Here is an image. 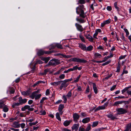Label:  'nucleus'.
Masks as SVG:
<instances>
[{"instance_id": "obj_1", "label": "nucleus", "mask_w": 131, "mask_h": 131, "mask_svg": "<svg viewBox=\"0 0 131 131\" xmlns=\"http://www.w3.org/2000/svg\"><path fill=\"white\" fill-rule=\"evenodd\" d=\"M84 8V6L83 5H79L76 8V12L77 14H79V16L82 18H79L77 17L76 20L80 23H83L85 22V21L83 19L86 17L83 9Z\"/></svg>"}, {"instance_id": "obj_2", "label": "nucleus", "mask_w": 131, "mask_h": 131, "mask_svg": "<svg viewBox=\"0 0 131 131\" xmlns=\"http://www.w3.org/2000/svg\"><path fill=\"white\" fill-rule=\"evenodd\" d=\"M60 60L57 59H53L50 60L48 63L45 66V67L49 66H56L60 64Z\"/></svg>"}, {"instance_id": "obj_3", "label": "nucleus", "mask_w": 131, "mask_h": 131, "mask_svg": "<svg viewBox=\"0 0 131 131\" xmlns=\"http://www.w3.org/2000/svg\"><path fill=\"white\" fill-rule=\"evenodd\" d=\"M116 111L117 113V114L118 115L125 114L128 111L127 109L123 108H118L116 110Z\"/></svg>"}, {"instance_id": "obj_4", "label": "nucleus", "mask_w": 131, "mask_h": 131, "mask_svg": "<svg viewBox=\"0 0 131 131\" xmlns=\"http://www.w3.org/2000/svg\"><path fill=\"white\" fill-rule=\"evenodd\" d=\"M72 61L73 62H75L78 63H86L87 61L84 59H81L77 57H74L72 58Z\"/></svg>"}, {"instance_id": "obj_5", "label": "nucleus", "mask_w": 131, "mask_h": 131, "mask_svg": "<svg viewBox=\"0 0 131 131\" xmlns=\"http://www.w3.org/2000/svg\"><path fill=\"white\" fill-rule=\"evenodd\" d=\"M53 52V51H45L42 50H39L37 54L39 56L43 55L44 54H49Z\"/></svg>"}, {"instance_id": "obj_6", "label": "nucleus", "mask_w": 131, "mask_h": 131, "mask_svg": "<svg viewBox=\"0 0 131 131\" xmlns=\"http://www.w3.org/2000/svg\"><path fill=\"white\" fill-rule=\"evenodd\" d=\"M75 25L78 30L81 32H82L84 30V29L83 27L82 26L79 24L76 23L75 24Z\"/></svg>"}, {"instance_id": "obj_7", "label": "nucleus", "mask_w": 131, "mask_h": 131, "mask_svg": "<svg viewBox=\"0 0 131 131\" xmlns=\"http://www.w3.org/2000/svg\"><path fill=\"white\" fill-rule=\"evenodd\" d=\"M30 106L28 105H25L23 107L21 108V110L22 111H24L26 110H28L29 111H32L34 110L33 108H30Z\"/></svg>"}, {"instance_id": "obj_8", "label": "nucleus", "mask_w": 131, "mask_h": 131, "mask_svg": "<svg viewBox=\"0 0 131 131\" xmlns=\"http://www.w3.org/2000/svg\"><path fill=\"white\" fill-rule=\"evenodd\" d=\"M73 121L75 123H77L78 121L80 118V116L76 113H74L73 115Z\"/></svg>"}, {"instance_id": "obj_9", "label": "nucleus", "mask_w": 131, "mask_h": 131, "mask_svg": "<svg viewBox=\"0 0 131 131\" xmlns=\"http://www.w3.org/2000/svg\"><path fill=\"white\" fill-rule=\"evenodd\" d=\"M12 126L15 128H18L20 127V124L19 122L15 121L13 123Z\"/></svg>"}, {"instance_id": "obj_10", "label": "nucleus", "mask_w": 131, "mask_h": 131, "mask_svg": "<svg viewBox=\"0 0 131 131\" xmlns=\"http://www.w3.org/2000/svg\"><path fill=\"white\" fill-rule=\"evenodd\" d=\"M107 117L110 118L111 120H113L117 119V118L113 114L111 113L107 115Z\"/></svg>"}, {"instance_id": "obj_11", "label": "nucleus", "mask_w": 131, "mask_h": 131, "mask_svg": "<svg viewBox=\"0 0 131 131\" xmlns=\"http://www.w3.org/2000/svg\"><path fill=\"white\" fill-rule=\"evenodd\" d=\"M79 124H74L72 127V130H75V131H77L79 128Z\"/></svg>"}, {"instance_id": "obj_12", "label": "nucleus", "mask_w": 131, "mask_h": 131, "mask_svg": "<svg viewBox=\"0 0 131 131\" xmlns=\"http://www.w3.org/2000/svg\"><path fill=\"white\" fill-rule=\"evenodd\" d=\"M79 47L82 50L85 51L86 49V46L85 45L82 43H78Z\"/></svg>"}, {"instance_id": "obj_13", "label": "nucleus", "mask_w": 131, "mask_h": 131, "mask_svg": "<svg viewBox=\"0 0 131 131\" xmlns=\"http://www.w3.org/2000/svg\"><path fill=\"white\" fill-rule=\"evenodd\" d=\"M85 36L89 41L91 42L93 41L94 39L89 34L85 35Z\"/></svg>"}, {"instance_id": "obj_14", "label": "nucleus", "mask_w": 131, "mask_h": 131, "mask_svg": "<svg viewBox=\"0 0 131 131\" xmlns=\"http://www.w3.org/2000/svg\"><path fill=\"white\" fill-rule=\"evenodd\" d=\"M64 108V105L63 104H61L59 106L58 111L61 115H62V114L63 112H62V111Z\"/></svg>"}, {"instance_id": "obj_15", "label": "nucleus", "mask_w": 131, "mask_h": 131, "mask_svg": "<svg viewBox=\"0 0 131 131\" xmlns=\"http://www.w3.org/2000/svg\"><path fill=\"white\" fill-rule=\"evenodd\" d=\"M19 101L20 104L25 103L27 102V99H23L21 97H19Z\"/></svg>"}, {"instance_id": "obj_16", "label": "nucleus", "mask_w": 131, "mask_h": 131, "mask_svg": "<svg viewBox=\"0 0 131 131\" xmlns=\"http://www.w3.org/2000/svg\"><path fill=\"white\" fill-rule=\"evenodd\" d=\"M90 117H86L82 119V122L84 124L86 123L90 122Z\"/></svg>"}, {"instance_id": "obj_17", "label": "nucleus", "mask_w": 131, "mask_h": 131, "mask_svg": "<svg viewBox=\"0 0 131 131\" xmlns=\"http://www.w3.org/2000/svg\"><path fill=\"white\" fill-rule=\"evenodd\" d=\"M61 82H62V83L61 84V86L60 87V90H61L63 87L66 88L68 85L64 81H62Z\"/></svg>"}, {"instance_id": "obj_18", "label": "nucleus", "mask_w": 131, "mask_h": 131, "mask_svg": "<svg viewBox=\"0 0 131 131\" xmlns=\"http://www.w3.org/2000/svg\"><path fill=\"white\" fill-rule=\"evenodd\" d=\"M72 120H66L64 122L63 124L65 126H67L70 124Z\"/></svg>"}, {"instance_id": "obj_19", "label": "nucleus", "mask_w": 131, "mask_h": 131, "mask_svg": "<svg viewBox=\"0 0 131 131\" xmlns=\"http://www.w3.org/2000/svg\"><path fill=\"white\" fill-rule=\"evenodd\" d=\"M62 82V81H59L57 82H54L51 83V84L54 86H56L60 84Z\"/></svg>"}, {"instance_id": "obj_20", "label": "nucleus", "mask_w": 131, "mask_h": 131, "mask_svg": "<svg viewBox=\"0 0 131 131\" xmlns=\"http://www.w3.org/2000/svg\"><path fill=\"white\" fill-rule=\"evenodd\" d=\"M93 88L94 93L95 94H97L98 92V90L96 87V85L95 83H93Z\"/></svg>"}, {"instance_id": "obj_21", "label": "nucleus", "mask_w": 131, "mask_h": 131, "mask_svg": "<svg viewBox=\"0 0 131 131\" xmlns=\"http://www.w3.org/2000/svg\"><path fill=\"white\" fill-rule=\"evenodd\" d=\"M131 128V123H129L127 125L126 128L124 131H128Z\"/></svg>"}, {"instance_id": "obj_22", "label": "nucleus", "mask_w": 131, "mask_h": 131, "mask_svg": "<svg viewBox=\"0 0 131 131\" xmlns=\"http://www.w3.org/2000/svg\"><path fill=\"white\" fill-rule=\"evenodd\" d=\"M93 48V46L92 45H90L88 47H86V49L85 51H90L92 50Z\"/></svg>"}, {"instance_id": "obj_23", "label": "nucleus", "mask_w": 131, "mask_h": 131, "mask_svg": "<svg viewBox=\"0 0 131 131\" xmlns=\"http://www.w3.org/2000/svg\"><path fill=\"white\" fill-rule=\"evenodd\" d=\"M21 94L23 95L27 96L30 94V93L29 91L27 90L26 91H23L22 92Z\"/></svg>"}, {"instance_id": "obj_24", "label": "nucleus", "mask_w": 131, "mask_h": 131, "mask_svg": "<svg viewBox=\"0 0 131 131\" xmlns=\"http://www.w3.org/2000/svg\"><path fill=\"white\" fill-rule=\"evenodd\" d=\"M94 58H100L101 57V55L100 53H95L94 54Z\"/></svg>"}, {"instance_id": "obj_25", "label": "nucleus", "mask_w": 131, "mask_h": 131, "mask_svg": "<svg viewBox=\"0 0 131 131\" xmlns=\"http://www.w3.org/2000/svg\"><path fill=\"white\" fill-rule=\"evenodd\" d=\"M56 46V43L50 45L49 47V49L50 50L51 49H54Z\"/></svg>"}, {"instance_id": "obj_26", "label": "nucleus", "mask_w": 131, "mask_h": 131, "mask_svg": "<svg viewBox=\"0 0 131 131\" xmlns=\"http://www.w3.org/2000/svg\"><path fill=\"white\" fill-rule=\"evenodd\" d=\"M3 108V111L5 112H8L9 110V109L7 107V106L5 105V106H4Z\"/></svg>"}, {"instance_id": "obj_27", "label": "nucleus", "mask_w": 131, "mask_h": 131, "mask_svg": "<svg viewBox=\"0 0 131 131\" xmlns=\"http://www.w3.org/2000/svg\"><path fill=\"white\" fill-rule=\"evenodd\" d=\"M50 57H48L46 58H44L43 59V60L45 61V63H46L48 62V61L50 60Z\"/></svg>"}, {"instance_id": "obj_28", "label": "nucleus", "mask_w": 131, "mask_h": 131, "mask_svg": "<svg viewBox=\"0 0 131 131\" xmlns=\"http://www.w3.org/2000/svg\"><path fill=\"white\" fill-rule=\"evenodd\" d=\"M50 71V69H47L45 70L43 73H42L41 74L42 75H46L47 72H49Z\"/></svg>"}, {"instance_id": "obj_29", "label": "nucleus", "mask_w": 131, "mask_h": 131, "mask_svg": "<svg viewBox=\"0 0 131 131\" xmlns=\"http://www.w3.org/2000/svg\"><path fill=\"white\" fill-rule=\"evenodd\" d=\"M121 67L119 62H118V64L117 67V70L116 72H119L120 71Z\"/></svg>"}, {"instance_id": "obj_30", "label": "nucleus", "mask_w": 131, "mask_h": 131, "mask_svg": "<svg viewBox=\"0 0 131 131\" xmlns=\"http://www.w3.org/2000/svg\"><path fill=\"white\" fill-rule=\"evenodd\" d=\"M5 105L4 102L2 101H0V108H2Z\"/></svg>"}, {"instance_id": "obj_31", "label": "nucleus", "mask_w": 131, "mask_h": 131, "mask_svg": "<svg viewBox=\"0 0 131 131\" xmlns=\"http://www.w3.org/2000/svg\"><path fill=\"white\" fill-rule=\"evenodd\" d=\"M94 5L95 6H97V4L96 3L95 1L94 3L93 2V3L90 6V8H91L92 10H94V8L93 7V5Z\"/></svg>"}, {"instance_id": "obj_32", "label": "nucleus", "mask_w": 131, "mask_h": 131, "mask_svg": "<svg viewBox=\"0 0 131 131\" xmlns=\"http://www.w3.org/2000/svg\"><path fill=\"white\" fill-rule=\"evenodd\" d=\"M79 37L81 41L82 42L85 43V41L84 40L85 38L84 37L81 35H79Z\"/></svg>"}, {"instance_id": "obj_33", "label": "nucleus", "mask_w": 131, "mask_h": 131, "mask_svg": "<svg viewBox=\"0 0 131 131\" xmlns=\"http://www.w3.org/2000/svg\"><path fill=\"white\" fill-rule=\"evenodd\" d=\"M61 56H62L63 57L66 58H71L72 56H71L69 55H66L65 54H61Z\"/></svg>"}, {"instance_id": "obj_34", "label": "nucleus", "mask_w": 131, "mask_h": 131, "mask_svg": "<svg viewBox=\"0 0 131 131\" xmlns=\"http://www.w3.org/2000/svg\"><path fill=\"white\" fill-rule=\"evenodd\" d=\"M56 118L59 121H61V119L59 113H57L56 114Z\"/></svg>"}, {"instance_id": "obj_35", "label": "nucleus", "mask_w": 131, "mask_h": 131, "mask_svg": "<svg viewBox=\"0 0 131 131\" xmlns=\"http://www.w3.org/2000/svg\"><path fill=\"white\" fill-rule=\"evenodd\" d=\"M41 95V94H35V100H38L40 97Z\"/></svg>"}, {"instance_id": "obj_36", "label": "nucleus", "mask_w": 131, "mask_h": 131, "mask_svg": "<svg viewBox=\"0 0 131 131\" xmlns=\"http://www.w3.org/2000/svg\"><path fill=\"white\" fill-rule=\"evenodd\" d=\"M20 103H13L12 104V107L13 108H14L16 106H18L20 105Z\"/></svg>"}, {"instance_id": "obj_37", "label": "nucleus", "mask_w": 131, "mask_h": 131, "mask_svg": "<svg viewBox=\"0 0 131 131\" xmlns=\"http://www.w3.org/2000/svg\"><path fill=\"white\" fill-rule=\"evenodd\" d=\"M122 103H123V102L122 101H119L116 102H115L114 103L113 105H114V106H117L119 104H121Z\"/></svg>"}, {"instance_id": "obj_38", "label": "nucleus", "mask_w": 131, "mask_h": 131, "mask_svg": "<svg viewBox=\"0 0 131 131\" xmlns=\"http://www.w3.org/2000/svg\"><path fill=\"white\" fill-rule=\"evenodd\" d=\"M56 46L58 48L62 49L63 47L62 45L59 43H56Z\"/></svg>"}, {"instance_id": "obj_39", "label": "nucleus", "mask_w": 131, "mask_h": 131, "mask_svg": "<svg viewBox=\"0 0 131 131\" xmlns=\"http://www.w3.org/2000/svg\"><path fill=\"white\" fill-rule=\"evenodd\" d=\"M85 3V0H79L78 1V4H83Z\"/></svg>"}, {"instance_id": "obj_40", "label": "nucleus", "mask_w": 131, "mask_h": 131, "mask_svg": "<svg viewBox=\"0 0 131 131\" xmlns=\"http://www.w3.org/2000/svg\"><path fill=\"white\" fill-rule=\"evenodd\" d=\"M131 88V87H127L125 88L124 89L122 90V94H123L124 92H125L126 91H127L128 89Z\"/></svg>"}, {"instance_id": "obj_41", "label": "nucleus", "mask_w": 131, "mask_h": 131, "mask_svg": "<svg viewBox=\"0 0 131 131\" xmlns=\"http://www.w3.org/2000/svg\"><path fill=\"white\" fill-rule=\"evenodd\" d=\"M98 121L94 122L93 123L92 126L93 127H95L98 124Z\"/></svg>"}, {"instance_id": "obj_42", "label": "nucleus", "mask_w": 131, "mask_h": 131, "mask_svg": "<svg viewBox=\"0 0 131 131\" xmlns=\"http://www.w3.org/2000/svg\"><path fill=\"white\" fill-rule=\"evenodd\" d=\"M80 75H79L77 77V78L73 82L75 83L78 82L79 81V80L80 78Z\"/></svg>"}, {"instance_id": "obj_43", "label": "nucleus", "mask_w": 131, "mask_h": 131, "mask_svg": "<svg viewBox=\"0 0 131 131\" xmlns=\"http://www.w3.org/2000/svg\"><path fill=\"white\" fill-rule=\"evenodd\" d=\"M97 49L98 50H104V48L102 46L100 45L99 47H97Z\"/></svg>"}, {"instance_id": "obj_44", "label": "nucleus", "mask_w": 131, "mask_h": 131, "mask_svg": "<svg viewBox=\"0 0 131 131\" xmlns=\"http://www.w3.org/2000/svg\"><path fill=\"white\" fill-rule=\"evenodd\" d=\"M111 21V20L110 19H109L108 20L104 21L106 24H109Z\"/></svg>"}, {"instance_id": "obj_45", "label": "nucleus", "mask_w": 131, "mask_h": 131, "mask_svg": "<svg viewBox=\"0 0 131 131\" xmlns=\"http://www.w3.org/2000/svg\"><path fill=\"white\" fill-rule=\"evenodd\" d=\"M91 129V127L90 125H89L85 129V131H89Z\"/></svg>"}, {"instance_id": "obj_46", "label": "nucleus", "mask_w": 131, "mask_h": 131, "mask_svg": "<svg viewBox=\"0 0 131 131\" xmlns=\"http://www.w3.org/2000/svg\"><path fill=\"white\" fill-rule=\"evenodd\" d=\"M111 62V61L109 60L108 61H106V62L103 63L102 64V66H105L106 65H107V64H109Z\"/></svg>"}, {"instance_id": "obj_47", "label": "nucleus", "mask_w": 131, "mask_h": 131, "mask_svg": "<svg viewBox=\"0 0 131 131\" xmlns=\"http://www.w3.org/2000/svg\"><path fill=\"white\" fill-rule=\"evenodd\" d=\"M47 98L46 97H43L42 99L40 100V103H42L44 101L46 100H47Z\"/></svg>"}, {"instance_id": "obj_48", "label": "nucleus", "mask_w": 131, "mask_h": 131, "mask_svg": "<svg viewBox=\"0 0 131 131\" xmlns=\"http://www.w3.org/2000/svg\"><path fill=\"white\" fill-rule=\"evenodd\" d=\"M35 94L34 93L32 92L30 96V97L32 99H34V98H35Z\"/></svg>"}, {"instance_id": "obj_49", "label": "nucleus", "mask_w": 131, "mask_h": 131, "mask_svg": "<svg viewBox=\"0 0 131 131\" xmlns=\"http://www.w3.org/2000/svg\"><path fill=\"white\" fill-rule=\"evenodd\" d=\"M32 65H31L30 66V67L32 69V70L31 71V72L32 73H34L35 72V68L32 67Z\"/></svg>"}, {"instance_id": "obj_50", "label": "nucleus", "mask_w": 131, "mask_h": 131, "mask_svg": "<svg viewBox=\"0 0 131 131\" xmlns=\"http://www.w3.org/2000/svg\"><path fill=\"white\" fill-rule=\"evenodd\" d=\"M81 115L83 117H84L88 116L85 113L82 112L81 113Z\"/></svg>"}, {"instance_id": "obj_51", "label": "nucleus", "mask_w": 131, "mask_h": 131, "mask_svg": "<svg viewBox=\"0 0 131 131\" xmlns=\"http://www.w3.org/2000/svg\"><path fill=\"white\" fill-rule=\"evenodd\" d=\"M72 78H71L70 79L65 80L63 81L66 83L67 82H70L72 81Z\"/></svg>"}, {"instance_id": "obj_52", "label": "nucleus", "mask_w": 131, "mask_h": 131, "mask_svg": "<svg viewBox=\"0 0 131 131\" xmlns=\"http://www.w3.org/2000/svg\"><path fill=\"white\" fill-rule=\"evenodd\" d=\"M65 77V74H62L60 75L59 76V78L60 79H64Z\"/></svg>"}, {"instance_id": "obj_53", "label": "nucleus", "mask_w": 131, "mask_h": 131, "mask_svg": "<svg viewBox=\"0 0 131 131\" xmlns=\"http://www.w3.org/2000/svg\"><path fill=\"white\" fill-rule=\"evenodd\" d=\"M71 92L70 91L68 92L67 95V96L68 97H70L71 96Z\"/></svg>"}, {"instance_id": "obj_54", "label": "nucleus", "mask_w": 131, "mask_h": 131, "mask_svg": "<svg viewBox=\"0 0 131 131\" xmlns=\"http://www.w3.org/2000/svg\"><path fill=\"white\" fill-rule=\"evenodd\" d=\"M77 90L78 91H81L82 90V89L81 88V87L80 86H78V84H77Z\"/></svg>"}, {"instance_id": "obj_55", "label": "nucleus", "mask_w": 131, "mask_h": 131, "mask_svg": "<svg viewBox=\"0 0 131 131\" xmlns=\"http://www.w3.org/2000/svg\"><path fill=\"white\" fill-rule=\"evenodd\" d=\"M72 69L71 68H70L68 70H67L65 71H64V73H68L69 72L71 71H72Z\"/></svg>"}, {"instance_id": "obj_56", "label": "nucleus", "mask_w": 131, "mask_h": 131, "mask_svg": "<svg viewBox=\"0 0 131 131\" xmlns=\"http://www.w3.org/2000/svg\"><path fill=\"white\" fill-rule=\"evenodd\" d=\"M25 124L24 123H22L20 124V126L21 128L22 129L25 128Z\"/></svg>"}, {"instance_id": "obj_57", "label": "nucleus", "mask_w": 131, "mask_h": 131, "mask_svg": "<svg viewBox=\"0 0 131 131\" xmlns=\"http://www.w3.org/2000/svg\"><path fill=\"white\" fill-rule=\"evenodd\" d=\"M63 97L64 99V103H66L67 101V97H66V96L64 95H63Z\"/></svg>"}, {"instance_id": "obj_58", "label": "nucleus", "mask_w": 131, "mask_h": 131, "mask_svg": "<svg viewBox=\"0 0 131 131\" xmlns=\"http://www.w3.org/2000/svg\"><path fill=\"white\" fill-rule=\"evenodd\" d=\"M98 34V32L97 31H95V33L94 34L93 37L96 39H97L96 37V36Z\"/></svg>"}, {"instance_id": "obj_59", "label": "nucleus", "mask_w": 131, "mask_h": 131, "mask_svg": "<svg viewBox=\"0 0 131 131\" xmlns=\"http://www.w3.org/2000/svg\"><path fill=\"white\" fill-rule=\"evenodd\" d=\"M116 85H115L113 86L110 89V90L111 91L114 90L116 88Z\"/></svg>"}, {"instance_id": "obj_60", "label": "nucleus", "mask_w": 131, "mask_h": 131, "mask_svg": "<svg viewBox=\"0 0 131 131\" xmlns=\"http://www.w3.org/2000/svg\"><path fill=\"white\" fill-rule=\"evenodd\" d=\"M35 120V118H32L29 119L28 120H27L26 121V122H31L33 121H34Z\"/></svg>"}, {"instance_id": "obj_61", "label": "nucleus", "mask_w": 131, "mask_h": 131, "mask_svg": "<svg viewBox=\"0 0 131 131\" xmlns=\"http://www.w3.org/2000/svg\"><path fill=\"white\" fill-rule=\"evenodd\" d=\"M79 131H85V129L81 127H80L79 130Z\"/></svg>"}, {"instance_id": "obj_62", "label": "nucleus", "mask_w": 131, "mask_h": 131, "mask_svg": "<svg viewBox=\"0 0 131 131\" xmlns=\"http://www.w3.org/2000/svg\"><path fill=\"white\" fill-rule=\"evenodd\" d=\"M126 57V55L121 56L119 58V60H121L124 59Z\"/></svg>"}, {"instance_id": "obj_63", "label": "nucleus", "mask_w": 131, "mask_h": 131, "mask_svg": "<svg viewBox=\"0 0 131 131\" xmlns=\"http://www.w3.org/2000/svg\"><path fill=\"white\" fill-rule=\"evenodd\" d=\"M10 92L11 93V94H13L15 92V90L13 88H11V90L10 91Z\"/></svg>"}, {"instance_id": "obj_64", "label": "nucleus", "mask_w": 131, "mask_h": 131, "mask_svg": "<svg viewBox=\"0 0 131 131\" xmlns=\"http://www.w3.org/2000/svg\"><path fill=\"white\" fill-rule=\"evenodd\" d=\"M62 131H71V130L67 128H63L62 130Z\"/></svg>"}]
</instances>
